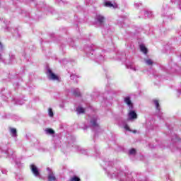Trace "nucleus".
Here are the masks:
<instances>
[{"mask_svg":"<svg viewBox=\"0 0 181 181\" xmlns=\"http://www.w3.org/2000/svg\"><path fill=\"white\" fill-rule=\"evenodd\" d=\"M105 165L107 167L105 168V170L106 173L110 177V179H115V177H117L119 179V181H124V180L127 177L125 173L124 172H117V169L112 167L113 163L112 161H109L108 163H105Z\"/></svg>","mask_w":181,"mask_h":181,"instance_id":"1","label":"nucleus"},{"mask_svg":"<svg viewBox=\"0 0 181 181\" xmlns=\"http://www.w3.org/2000/svg\"><path fill=\"white\" fill-rule=\"evenodd\" d=\"M47 76L49 80H52L53 81H59V76H57V75L53 73L52 69L49 68L47 70Z\"/></svg>","mask_w":181,"mask_h":181,"instance_id":"2","label":"nucleus"},{"mask_svg":"<svg viewBox=\"0 0 181 181\" xmlns=\"http://www.w3.org/2000/svg\"><path fill=\"white\" fill-rule=\"evenodd\" d=\"M97 121H98V117L97 116L92 117L90 119V125L94 129H100V126Z\"/></svg>","mask_w":181,"mask_h":181,"instance_id":"3","label":"nucleus"},{"mask_svg":"<svg viewBox=\"0 0 181 181\" xmlns=\"http://www.w3.org/2000/svg\"><path fill=\"white\" fill-rule=\"evenodd\" d=\"M136 118H138V115H136V112H135L134 110H129L127 120L134 121V119H136Z\"/></svg>","mask_w":181,"mask_h":181,"instance_id":"4","label":"nucleus"},{"mask_svg":"<svg viewBox=\"0 0 181 181\" xmlns=\"http://www.w3.org/2000/svg\"><path fill=\"white\" fill-rule=\"evenodd\" d=\"M124 103L129 107V110H134V104L131 100V98L129 97L124 98Z\"/></svg>","mask_w":181,"mask_h":181,"instance_id":"5","label":"nucleus"},{"mask_svg":"<svg viewBox=\"0 0 181 181\" xmlns=\"http://www.w3.org/2000/svg\"><path fill=\"white\" fill-rule=\"evenodd\" d=\"M95 21L100 25H103V23H104V21H105V18H104V16L101 14H98L96 15Z\"/></svg>","mask_w":181,"mask_h":181,"instance_id":"6","label":"nucleus"},{"mask_svg":"<svg viewBox=\"0 0 181 181\" xmlns=\"http://www.w3.org/2000/svg\"><path fill=\"white\" fill-rule=\"evenodd\" d=\"M127 68L130 70H133V71H138V70H139V67L134 66L132 63L127 64Z\"/></svg>","mask_w":181,"mask_h":181,"instance_id":"7","label":"nucleus"},{"mask_svg":"<svg viewBox=\"0 0 181 181\" xmlns=\"http://www.w3.org/2000/svg\"><path fill=\"white\" fill-rule=\"evenodd\" d=\"M31 171L35 176H39V170H37V168L35 165H31Z\"/></svg>","mask_w":181,"mask_h":181,"instance_id":"8","label":"nucleus"},{"mask_svg":"<svg viewBox=\"0 0 181 181\" xmlns=\"http://www.w3.org/2000/svg\"><path fill=\"white\" fill-rule=\"evenodd\" d=\"M104 6H106V8H113V9L117 8V4H113L110 1H105Z\"/></svg>","mask_w":181,"mask_h":181,"instance_id":"9","label":"nucleus"},{"mask_svg":"<svg viewBox=\"0 0 181 181\" xmlns=\"http://www.w3.org/2000/svg\"><path fill=\"white\" fill-rule=\"evenodd\" d=\"M48 180L49 181H56V176H54V173L53 171H49L48 173Z\"/></svg>","mask_w":181,"mask_h":181,"instance_id":"10","label":"nucleus"},{"mask_svg":"<svg viewBox=\"0 0 181 181\" xmlns=\"http://www.w3.org/2000/svg\"><path fill=\"white\" fill-rule=\"evenodd\" d=\"M72 94H74L75 97H80V95H81V93H80V90H78V88L73 89Z\"/></svg>","mask_w":181,"mask_h":181,"instance_id":"11","label":"nucleus"},{"mask_svg":"<svg viewBox=\"0 0 181 181\" xmlns=\"http://www.w3.org/2000/svg\"><path fill=\"white\" fill-rule=\"evenodd\" d=\"M153 104H154V105L156 108V110L157 111H160V106L159 105V100H153Z\"/></svg>","mask_w":181,"mask_h":181,"instance_id":"12","label":"nucleus"},{"mask_svg":"<svg viewBox=\"0 0 181 181\" xmlns=\"http://www.w3.org/2000/svg\"><path fill=\"white\" fill-rule=\"evenodd\" d=\"M140 50L144 54H146V53H148V49H146V47H145V45H140Z\"/></svg>","mask_w":181,"mask_h":181,"instance_id":"13","label":"nucleus"},{"mask_svg":"<svg viewBox=\"0 0 181 181\" xmlns=\"http://www.w3.org/2000/svg\"><path fill=\"white\" fill-rule=\"evenodd\" d=\"M45 134H47V135H54V130H53L52 129H46Z\"/></svg>","mask_w":181,"mask_h":181,"instance_id":"14","label":"nucleus"},{"mask_svg":"<svg viewBox=\"0 0 181 181\" xmlns=\"http://www.w3.org/2000/svg\"><path fill=\"white\" fill-rule=\"evenodd\" d=\"M10 132H11V136H16V129L15 128H11L10 129Z\"/></svg>","mask_w":181,"mask_h":181,"instance_id":"15","label":"nucleus"},{"mask_svg":"<svg viewBox=\"0 0 181 181\" xmlns=\"http://www.w3.org/2000/svg\"><path fill=\"white\" fill-rule=\"evenodd\" d=\"M145 63L147 66H152L153 64V61L152 59H145Z\"/></svg>","mask_w":181,"mask_h":181,"instance_id":"16","label":"nucleus"},{"mask_svg":"<svg viewBox=\"0 0 181 181\" xmlns=\"http://www.w3.org/2000/svg\"><path fill=\"white\" fill-rule=\"evenodd\" d=\"M48 115L51 118H53V117H54V113H53V110L50 107L48 109Z\"/></svg>","mask_w":181,"mask_h":181,"instance_id":"17","label":"nucleus"},{"mask_svg":"<svg viewBox=\"0 0 181 181\" xmlns=\"http://www.w3.org/2000/svg\"><path fill=\"white\" fill-rule=\"evenodd\" d=\"M76 111H77L78 114H84V108H83L81 107H78L76 109Z\"/></svg>","mask_w":181,"mask_h":181,"instance_id":"18","label":"nucleus"},{"mask_svg":"<svg viewBox=\"0 0 181 181\" xmlns=\"http://www.w3.org/2000/svg\"><path fill=\"white\" fill-rule=\"evenodd\" d=\"M145 16H147V18H152V12L151 11H146Z\"/></svg>","mask_w":181,"mask_h":181,"instance_id":"19","label":"nucleus"},{"mask_svg":"<svg viewBox=\"0 0 181 181\" xmlns=\"http://www.w3.org/2000/svg\"><path fill=\"white\" fill-rule=\"evenodd\" d=\"M135 153H136V150H135L134 148H132V149L129 151V154H130V155H135Z\"/></svg>","mask_w":181,"mask_h":181,"instance_id":"20","label":"nucleus"},{"mask_svg":"<svg viewBox=\"0 0 181 181\" xmlns=\"http://www.w3.org/2000/svg\"><path fill=\"white\" fill-rule=\"evenodd\" d=\"M124 128L126 131H129V132H131V129L129 128V126H128V124H124Z\"/></svg>","mask_w":181,"mask_h":181,"instance_id":"21","label":"nucleus"},{"mask_svg":"<svg viewBox=\"0 0 181 181\" xmlns=\"http://www.w3.org/2000/svg\"><path fill=\"white\" fill-rule=\"evenodd\" d=\"M141 5H142V3H140V2L134 3L135 8H139V6H141Z\"/></svg>","mask_w":181,"mask_h":181,"instance_id":"22","label":"nucleus"},{"mask_svg":"<svg viewBox=\"0 0 181 181\" xmlns=\"http://www.w3.org/2000/svg\"><path fill=\"white\" fill-rule=\"evenodd\" d=\"M71 181H80V178L75 176V177L71 178Z\"/></svg>","mask_w":181,"mask_h":181,"instance_id":"23","label":"nucleus"},{"mask_svg":"<svg viewBox=\"0 0 181 181\" xmlns=\"http://www.w3.org/2000/svg\"><path fill=\"white\" fill-rule=\"evenodd\" d=\"M174 3L176 4L177 5H180L181 0H174Z\"/></svg>","mask_w":181,"mask_h":181,"instance_id":"24","label":"nucleus"},{"mask_svg":"<svg viewBox=\"0 0 181 181\" xmlns=\"http://www.w3.org/2000/svg\"><path fill=\"white\" fill-rule=\"evenodd\" d=\"M104 60V57L103 56H100L99 58H98L97 62H103Z\"/></svg>","mask_w":181,"mask_h":181,"instance_id":"25","label":"nucleus"},{"mask_svg":"<svg viewBox=\"0 0 181 181\" xmlns=\"http://www.w3.org/2000/svg\"><path fill=\"white\" fill-rule=\"evenodd\" d=\"M0 62H5L4 59L2 58V55L0 54Z\"/></svg>","mask_w":181,"mask_h":181,"instance_id":"26","label":"nucleus"},{"mask_svg":"<svg viewBox=\"0 0 181 181\" xmlns=\"http://www.w3.org/2000/svg\"><path fill=\"white\" fill-rule=\"evenodd\" d=\"M180 94H181V91L180 90H177V95L179 97V96H180Z\"/></svg>","mask_w":181,"mask_h":181,"instance_id":"27","label":"nucleus"},{"mask_svg":"<svg viewBox=\"0 0 181 181\" xmlns=\"http://www.w3.org/2000/svg\"><path fill=\"white\" fill-rule=\"evenodd\" d=\"M75 77H76V76H75V75H71V80L74 79V78H75Z\"/></svg>","mask_w":181,"mask_h":181,"instance_id":"28","label":"nucleus"},{"mask_svg":"<svg viewBox=\"0 0 181 181\" xmlns=\"http://www.w3.org/2000/svg\"><path fill=\"white\" fill-rule=\"evenodd\" d=\"M4 46L2 45V43L0 42V50H1V49H3Z\"/></svg>","mask_w":181,"mask_h":181,"instance_id":"29","label":"nucleus"},{"mask_svg":"<svg viewBox=\"0 0 181 181\" xmlns=\"http://www.w3.org/2000/svg\"><path fill=\"white\" fill-rule=\"evenodd\" d=\"M6 63H7V64H10L11 62H6Z\"/></svg>","mask_w":181,"mask_h":181,"instance_id":"30","label":"nucleus"},{"mask_svg":"<svg viewBox=\"0 0 181 181\" xmlns=\"http://www.w3.org/2000/svg\"><path fill=\"white\" fill-rule=\"evenodd\" d=\"M18 104L22 105V103H18Z\"/></svg>","mask_w":181,"mask_h":181,"instance_id":"31","label":"nucleus"}]
</instances>
